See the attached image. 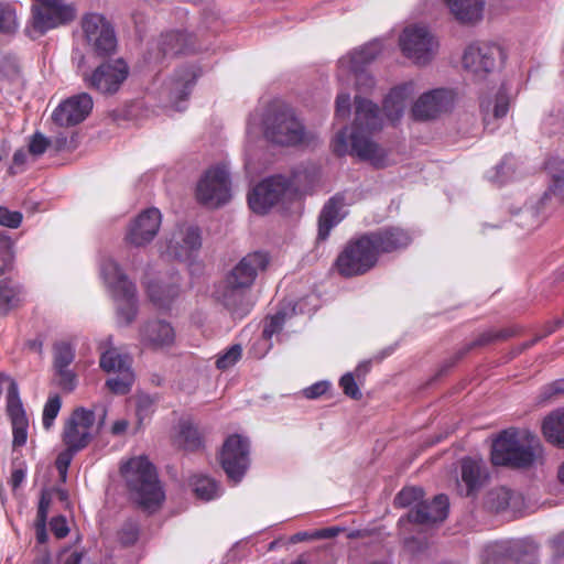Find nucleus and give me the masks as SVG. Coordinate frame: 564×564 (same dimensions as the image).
<instances>
[{
    "instance_id": "1",
    "label": "nucleus",
    "mask_w": 564,
    "mask_h": 564,
    "mask_svg": "<svg viewBox=\"0 0 564 564\" xmlns=\"http://www.w3.org/2000/svg\"><path fill=\"white\" fill-rule=\"evenodd\" d=\"M268 253L256 251L245 256L217 285L216 300L235 317H243L251 308L250 290L259 272L269 265Z\"/></svg>"
},
{
    "instance_id": "2",
    "label": "nucleus",
    "mask_w": 564,
    "mask_h": 564,
    "mask_svg": "<svg viewBox=\"0 0 564 564\" xmlns=\"http://www.w3.org/2000/svg\"><path fill=\"white\" fill-rule=\"evenodd\" d=\"M539 437L528 430L508 429L492 443L491 462L495 466L529 468L541 456Z\"/></svg>"
},
{
    "instance_id": "3",
    "label": "nucleus",
    "mask_w": 564,
    "mask_h": 564,
    "mask_svg": "<svg viewBox=\"0 0 564 564\" xmlns=\"http://www.w3.org/2000/svg\"><path fill=\"white\" fill-rule=\"evenodd\" d=\"M382 128L379 108L360 96L355 97V120L350 133L349 153L360 160L377 163L382 158L381 149L370 135Z\"/></svg>"
},
{
    "instance_id": "4",
    "label": "nucleus",
    "mask_w": 564,
    "mask_h": 564,
    "mask_svg": "<svg viewBox=\"0 0 564 564\" xmlns=\"http://www.w3.org/2000/svg\"><path fill=\"white\" fill-rule=\"evenodd\" d=\"M121 473L133 500L145 511L153 512L164 500V492L158 479V474L144 456L128 460Z\"/></svg>"
},
{
    "instance_id": "5",
    "label": "nucleus",
    "mask_w": 564,
    "mask_h": 564,
    "mask_svg": "<svg viewBox=\"0 0 564 564\" xmlns=\"http://www.w3.org/2000/svg\"><path fill=\"white\" fill-rule=\"evenodd\" d=\"M306 173L295 169L290 176L274 175L260 182L249 194L248 203L257 214H265L274 205L292 200L300 192Z\"/></svg>"
},
{
    "instance_id": "6",
    "label": "nucleus",
    "mask_w": 564,
    "mask_h": 564,
    "mask_svg": "<svg viewBox=\"0 0 564 564\" xmlns=\"http://www.w3.org/2000/svg\"><path fill=\"white\" fill-rule=\"evenodd\" d=\"M264 138L279 145L291 147L305 139L304 124L294 109L285 102L273 101L268 105L262 118Z\"/></svg>"
},
{
    "instance_id": "7",
    "label": "nucleus",
    "mask_w": 564,
    "mask_h": 564,
    "mask_svg": "<svg viewBox=\"0 0 564 564\" xmlns=\"http://www.w3.org/2000/svg\"><path fill=\"white\" fill-rule=\"evenodd\" d=\"M373 245L366 234L350 239L335 261L337 272L344 278H354L368 273L378 263Z\"/></svg>"
},
{
    "instance_id": "8",
    "label": "nucleus",
    "mask_w": 564,
    "mask_h": 564,
    "mask_svg": "<svg viewBox=\"0 0 564 564\" xmlns=\"http://www.w3.org/2000/svg\"><path fill=\"white\" fill-rule=\"evenodd\" d=\"M399 44L402 53L417 65L430 63L438 47L434 35L423 25H410L400 35Z\"/></svg>"
},
{
    "instance_id": "9",
    "label": "nucleus",
    "mask_w": 564,
    "mask_h": 564,
    "mask_svg": "<svg viewBox=\"0 0 564 564\" xmlns=\"http://www.w3.org/2000/svg\"><path fill=\"white\" fill-rule=\"evenodd\" d=\"M448 511V498L445 495H437L432 501L422 500L415 507H412L409 512L401 517L398 525L402 535L413 532L411 525L431 527L436 522H442L446 519Z\"/></svg>"
},
{
    "instance_id": "10",
    "label": "nucleus",
    "mask_w": 564,
    "mask_h": 564,
    "mask_svg": "<svg viewBox=\"0 0 564 564\" xmlns=\"http://www.w3.org/2000/svg\"><path fill=\"white\" fill-rule=\"evenodd\" d=\"M229 174L223 166L206 171L196 188L197 200L206 207L217 208L230 199Z\"/></svg>"
},
{
    "instance_id": "11",
    "label": "nucleus",
    "mask_w": 564,
    "mask_h": 564,
    "mask_svg": "<svg viewBox=\"0 0 564 564\" xmlns=\"http://www.w3.org/2000/svg\"><path fill=\"white\" fill-rule=\"evenodd\" d=\"M94 424L95 411L79 406L72 412L63 431V441L69 452H78L88 446L97 435Z\"/></svg>"
},
{
    "instance_id": "12",
    "label": "nucleus",
    "mask_w": 564,
    "mask_h": 564,
    "mask_svg": "<svg viewBox=\"0 0 564 564\" xmlns=\"http://www.w3.org/2000/svg\"><path fill=\"white\" fill-rule=\"evenodd\" d=\"M85 39L95 54L107 56L116 51L117 39L110 23L99 13H87L82 19Z\"/></svg>"
},
{
    "instance_id": "13",
    "label": "nucleus",
    "mask_w": 564,
    "mask_h": 564,
    "mask_svg": "<svg viewBox=\"0 0 564 564\" xmlns=\"http://www.w3.org/2000/svg\"><path fill=\"white\" fill-rule=\"evenodd\" d=\"M219 463L230 480L238 482L249 466V442L238 434L227 437L219 454Z\"/></svg>"
},
{
    "instance_id": "14",
    "label": "nucleus",
    "mask_w": 564,
    "mask_h": 564,
    "mask_svg": "<svg viewBox=\"0 0 564 564\" xmlns=\"http://www.w3.org/2000/svg\"><path fill=\"white\" fill-rule=\"evenodd\" d=\"M503 57V52L497 44L474 43L466 48L463 64L476 78L482 79L496 68L498 62H502Z\"/></svg>"
},
{
    "instance_id": "15",
    "label": "nucleus",
    "mask_w": 564,
    "mask_h": 564,
    "mask_svg": "<svg viewBox=\"0 0 564 564\" xmlns=\"http://www.w3.org/2000/svg\"><path fill=\"white\" fill-rule=\"evenodd\" d=\"M129 75V67L122 58L99 65L87 78L88 86L104 95L117 93Z\"/></svg>"
},
{
    "instance_id": "16",
    "label": "nucleus",
    "mask_w": 564,
    "mask_h": 564,
    "mask_svg": "<svg viewBox=\"0 0 564 564\" xmlns=\"http://www.w3.org/2000/svg\"><path fill=\"white\" fill-rule=\"evenodd\" d=\"M76 14L75 6L63 0H37V32L45 33L68 24L75 20Z\"/></svg>"
},
{
    "instance_id": "17",
    "label": "nucleus",
    "mask_w": 564,
    "mask_h": 564,
    "mask_svg": "<svg viewBox=\"0 0 564 564\" xmlns=\"http://www.w3.org/2000/svg\"><path fill=\"white\" fill-rule=\"evenodd\" d=\"M93 98L87 93H79L65 99L52 115L53 121L61 127H73L83 122L91 112Z\"/></svg>"
},
{
    "instance_id": "18",
    "label": "nucleus",
    "mask_w": 564,
    "mask_h": 564,
    "mask_svg": "<svg viewBox=\"0 0 564 564\" xmlns=\"http://www.w3.org/2000/svg\"><path fill=\"white\" fill-rule=\"evenodd\" d=\"M160 224L161 214L159 209H145L130 224L126 240L135 247L144 246L156 236Z\"/></svg>"
},
{
    "instance_id": "19",
    "label": "nucleus",
    "mask_w": 564,
    "mask_h": 564,
    "mask_svg": "<svg viewBox=\"0 0 564 564\" xmlns=\"http://www.w3.org/2000/svg\"><path fill=\"white\" fill-rule=\"evenodd\" d=\"M377 258L381 253H391L406 248L411 243V237L404 229L398 227L382 228L367 232Z\"/></svg>"
},
{
    "instance_id": "20",
    "label": "nucleus",
    "mask_w": 564,
    "mask_h": 564,
    "mask_svg": "<svg viewBox=\"0 0 564 564\" xmlns=\"http://www.w3.org/2000/svg\"><path fill=\"white\" fill-rule=\"evenodd\" d=\"M140 341L148 348L160 349L174 343L175 333L170 323L162 319H149L140 327Z\"/></svg>"
},
{
    "instance_id": "21",
    "label": "nucleus",
    "mask_w": 564,
    "mask_h": 564,
    "mask_svg": "<svg viewBox=\"0 0 564 564\" xmlns=\"http://www.w3.org/2000/svg\"><path fill=\"white\" fill-rule=\"evenodd\" d=\"M198 76L194 66H184L171 77L167 84L169 98L176 110H183L181 102L187 100Z\"/></svg>"
},
{
    "instance_id": "22",
    "label": "nucleus",
    "mask_w": 564,
    "mask_h": 564,
    "mask_svg": "<svg viewBox=\"0 0 564 564\" xmlns=\"http://www.w3.org/2000/svg\"><path fill=\"white\" fill-rule=\"evenodd\" d=\"M449 98L445 90L434 89L423 94L413 105L412 115L414 119L425 121L434 119L446 111Z\"/></svg>"
},
{
    "instance_id": "23",
    "label": "nucleus",
    "mask_w": 564,
    "mask_h": 564,
    "mask_svg": "<svg viewBox=\"0 0 564 564\" xmlns=\"http://www.w3.org/2000/svg\"><path fill=\"white\" fill-rule=\"evenodd\" d=\"M345 195L341 193H337L325 203L318 217L317 240L325 241L330 230L345 218Z\"/></svg>"
},
{
    "instance_id": "24",
    "label": "nucleus",
    "mask_w": 564,
    "mask_h": 564,
    "mask_svg": "<svg viewBox=\"0 0 564 564\" xmlns=\"http://www.w3.org/2000/svg\"><path fill=\"white\" fill-rule=\"evenodd\" d=\"M98 350L100 352L99 367L105 372H119L132 369L131 356L113 346L112 336L101 340L98 345Z\"/></svg>"
},
{
    "instance_id": "25",
    "label": "nucleus",
    "mask_w": 564,
    "mask_h": 564,
    "mask_svg": "<svg viewBox=\"0 0 564 564\" xmlns=\"http://www.w3.org/2000/svg\"><path fill=\"white\" fill-rule=\"evenodd\" d=\"M101 275L111 289L113 296L131 297L135 286L115 260L109 258L102 261Z\"/></svg>"
},
{
    "instance_id": "26",
    "label": "nucleus",
    "mask_w": 564,
    "mask_h": 564,
    "mask_svg": "<svg viewBox=\"0 0 564 564\" xmlns=\"http://www.w3.org/2000/svg\"><path fill=\"white\" fill-rule=\"evenodd\" d=\"M546 169L551 176V185L540 198L538 206L535 207V214H538L549 202L551 194L564 200V160L560 158L551 159Z\"/></svg>"
},
{
    "instance_id": "27",
    "label": "nucleus",
    "mask_w": 564,
    "mask_h": 564,
    "mask_svg": "<svg viewBox=\"0 0 564 564\" xmlns=\"http://www.w3.org/2000/svg\"><path fill=\"white\" fill-rule=\"evenodd\" d=\"M412 85L405 84L391 89L383 100V112L391 122H397L403 115L406 101L411 97Z\"/></svg>"
},
{
    "instance_id": "28",
    "label": "nucleus",
    "mask_w": 564,
    "mask_h": 564,
    "mask_svg": "<svg viewBox=\"0 0 564 564\" xmlns=\"http://www.w3.org/2000/svg\"><path fill=\"white\" fill-rule=\"evenodd\" d=\"M147 290L150 301L159 310H170L181 291L177 281L171 283L151 282L148 284Z\"/></svg>"
},
{
    "instance_id": "29",
    "label": "nucleus",
    "mask_w": 564,
    "mask_h": 564,
    "mask_svg": "<svg viewBox=\"0 0 564 564\" xmlns=\"http://www.w3.org/2000/svg\"><path fill=\"white\" fill-rule=\"evenodd\" d=\"M24 301L22 288L10 279L0 280V315L7 316L17 310Z\"/></svg>"
},
{
    "instance_id": "30",
    "label": "nucleus",
    "mask_w": 564,
    "mask_h": 564,
    "mask_svg": "<svg viewBox=\"0 0 564 564\" xmlns=\"http://www.w3.org/2000/svg\"><path fill=\"white\" fill-rule=\"evenodd\" d=\"M159 50L162 56H175L192 52L191 36L183 32H169L161 36Z\"/></svg>"
},
{
    "instance_id": "31",
    "label": "nucleus",
    "mask_w": 564,
    "mask_h": 564,
    "mask_svg": "<svg viewBox=\"0 0 564 564\" xmlns=\"http://www.w3.org/2000/svg\"><path fill=\"white\" fill-rule=\"evenodd\" d=\"M451 12L463 23H474L481 19L482 0H446Z\"/></svg>"
},
{
    "instance_id": "32",
    "label": "nucleus",
    "mask_w": 564,
    "mask_h": 564,
    "mask_svg": "<svg viewBox=\"0 0 564 564\" xmlns=\"http://www.w3.org/2000/svg\"><path fill=\"white\" fill-rule=\"evenodd\" d=\"M542 430L550 443L564 448V411L549 415L543 422Z\"/></svg>"
},
{
    "instance_id": "33",
    "label": "nucleus",
    "mask_w": 564,
    "mask_h": 564,
    "mask_svg": "<svg viewBox=\"0 0 564 564\" xmlns=\"http://www.w3.org/2000/svg\"><path fill=\"white\" fill-rule=\"evenodd\" d=\"M462 479L467 486L466 495L469 496L473 491L481 486L482 468L480 463L465 458L462 460Z\"/></svg>"
},
{
    "instance_id": "34",
    "label": "nucleus",
    "mask_w": 564,
    "mask_h": 564,
    "mask_svg": "<svg viewBox=\"0 0 564 564\" xmlns=\"http://www.w3.org/2000/svg\"><path fill=\"white\" fill-rule=\"evenodd\" d=\"M381 43L373 41L354 51L349 57V68L358 70L360 66L373 61L381 52Z\"/></svg>"
},
{
    "instance_id": "35",
    "label": "nucleus",
    "mask_w": 564,
    "mask_h": 564,
    "mask_svg": "<svg viewBox=\"0 0 564 564\" xmlns=\"http://www.w3.org/2000/svg\"><path fill=\"white\" fill-rule=\"evenodd\" d=\"M480 107L484 113V122L488 126L490 116L495 119H500L507 115L509 110V97L505 90L500 89L496 95L492 109L490 101H482Z\"/></svg>"
},
{
    "instance_id": "36",
    "label": "nucleus",
    "mask_w": 564,
    "mask_h": 564,
    "mask_svg": "<svg viewBox=\"0 0 564 564\" xmlns=\"http://www.w3.org/2000/svg\"><path fill=\"white\" fill-rule=\"evenodd\" d=\"M176 443L185 451L198 449L202 445V438L197 427L188 421L181 422Z\"/></svg>"
},
{
    "instance_id": "37",
    "label": "nucleus",
    "mask_w": 564,
    "mask_h": 564,
    "mask_svg": "<svg viewBox=\"0 0 564 564\" xmlns=\"http://www.w3.org/2000/svg\"><path fill=\"white\" fill-rule=\"evenodd\" d=\"M500 549L508 552L511 561L519 562L524 555L536 551V544L531 540H506Z\"/></svg>"
},
{
    "instance_id": "38",
    "label": "nucleus",
    "mask_w": 564,
    "mask_h": 564,
    "mask_svg": "<svg viewBox=\"0 0 564 564\" xmlns=\"http://www.w3.org/2000/svg\"><path fill=\"white\" fill-rule=\"evenodd\" d=\"M117 377L109 378L105 386L113 394L124 395L131 391L134 382V373L132 369L117 372Z\"/></svg>"
},
{
    "instance_id": "39",
    "label": "nucleus",
    "mask_w": 564,
    "mask_h": 564,
    "mask_svg": "<svg viewBox=\"0 0 564 564\" xmlns=\"http://www.w3.org/2000/svg\"><path fill=\"white\" fill-rule=\"evenodd\" d=\"M513 497V491L508 488L500 487L488 492L486 503L489 509L500 512L510 506Z\"/></svg>"
},
{
    "instance_id": "40",
    "label": "nucleus",
    "mask_w": 564,
    "mask_h": 564,
    "mask_svg": "<svg viewBox=\"0 0 564 564\" xmlns=\"http://www.w3.org/2000/svg\"><path fill=\"white\" fill-rule=\"evenodd\" d=\"M492 343H496L494 329L487 330L478 335V337L470 341L469 344L465 345L463 348H460L453 359L445 365V368L442 369V371H445L446 369L451 368L455 362H457L459 359H462L464 356H466L471 349L476 347H484L487 345H490Z\"/></svg>"
},
{
    "instance_id": "41",
    "label": "nucleus",
    "mask_w": 564,
    "mask_h": 564,
    "mask_svg": "<svg viewBox=\"0 0 564 564\" xmlns=\"http://www.w3.org/2000/svg\"><path fill=\"white\" fill-rule=\"evenodd\" d=\"M53 380L58 388L67 393L73 392L78 383L77 375L69 366L53 368Z\"/></svg>"
},
{
    "instance_id": "42",
    "label": "nucleus",
    "mask_w": 564,
    "mask_h": 564,
    "mask_svg": "<svg viewBox=\"0 0 564 564\" xmlns=\"http://www.w3.org/2000/svg\"><path fill=\"white\" fill-rule=\"evenodd\" d=\"M75 359V348L65 340L53 345V368L70 366Z\"/></svg>"
},
{
    "instance_id": "43",
    "label": "nucleus",
    "mask_w": 564,
    "mask_h": 564,
    "mask_svg": "<svg viewBox=\"0 0 564 564\" xmlns=\"http://www.w3.org/2000/svg\"><path fill=\"white\" fill-rule=\"evenodd\" d=\"M194 492L198 498L209 501L218 496L219 485L212 478L199 476L193 482Z\"/></svg>"
},
{
    "instance_id": "44",
    "label": "nucleus",
    "mask_w": 564,
    "mask_h": 564,
    "mask_svg": "<svg viewBox=\"0 0 564 564\" xmlns=\"http://www.w3.org/2000/svg\"><path fill=\"white\" fill-rule=\"evenodd\" d=\"M52 494L42 491L41 499L37 506V544H43L47 541V532L45 529V520L48 506L51 503Z\"/></svg>"
},
{
    "instance_id": "45",
    "label": "nucleus",
    "mask_w": 564,
    "mask_h": 564,
    "mask_svg": "<svg viewBox=\"0 0 564 564\" xmlns=\"http://www.w3.org/2000/svg\"><path fill=\"white\" fill-rule=\"evenodd\" d=\"M424 498L421 487H405L394 498V506L400 508L415 507Z\"/></svg>"
},
{
    "instance_id": "46",
    "label": "nucleus",
    "mask_w": 564,
    "mask_h": 564,
    "mask_svg": "<svg viewBox=\"0 0 564 564\" xmlns=\"http://www.w3.org/2000/svg\"><path fill=\"white\" fill-rule=\"evenodd\" d=\"M503 545V541L495 542L489 544L482 555L484 564H507L510 560L508 552L500 549Z\"/></svg>"
},
{
    "instance_id": "47",
    "label": "nucleus",
    "mask_w": 564,
    "mask_h": 564,
    "mask_svg": "<svg viewBox=\"0 0 564 564\" xmlns=\"http://www.w3.org/2000/svg\"><path fill=\"white\" fill-rule=\"evenodd\" d=\"M117 301H121L122 304L118 305V315L123 319L124 324L128 325L133 322L137 315V299L135 290L131 297L128 296H115Z\"/></svg>"
},
{
    "instance_id": "48",
    "label": "nucleus",
    "mask_w": 564,
    "mask_h": 564,
    "mask_svg": "<svg viewBox=\"0 0 564 564\" xmlns=\"http://www.w3.org/2000/svg\"><path fill=\"white\" fill-rule=\"evenodd\" d=\"M17 28L15 10L10 4H0V33L11 35Z\"/></svg>"
},
{
    "instance_id": "49",
    "label": "nucleus",
    "mask_w": 564,
    "mask_h": 564,
    "mask_svg": "<svg viewBox=\"0 0 564 564\" xmlns=\"http://www.w3.org/2000/svg\"><path fill=\"white\" fill-rule=\"evenodd\" d=\"M182 252L176 253L180 258H187L193 251H196L202 246L200 235L197 228H187L183 237Z\"/></svg>"
},
{
    "instance_id": "50",
    "label": "nucleus",
    "mask_w": 564,
    "mask_h": 564,
    "mask_svg": "<svg viewBox=\"0 0 564 564\" xmlns=\"http://www.w3.org/2000/svg\"><path fill=\"white\" fill-rule=\"evenodd\" d=\"M62 406V399L58 394H53L48 398L43 409L42 424L45 430H50L53 425L54 419L57 416Z\"/></svg>"
},
{
    "instance_id": "51",
    "label": "nucleus",
    "mask_w": 564,
    "mask_h": 564,
    "mask_svg": "<svg viewBox=\"0 0 564 564\" xmlns=\"http://www.w3.org/2000/svg\"><path fill=\"white\" fill-rule=\"evenodd\" d=\"M13 251L8 236L0 234V275L11 270Z\"/></svg>"
},
{
    "instance_id": "52",
    "label": "nucleus",
    "mask_w": 564,
    "mask_h": 564,
    "mask_svg": "<svg viewBox=\"0 0 564 564\" xmlns=\"http://www.w3.org/2000/svg\"><path fill=\"white\" fill-rule=\"evenodd\" d=\"M242 355V347L239 344L232 345L225 354L220 355L216 360V367L220 370H227L232 367Z\"/></svg>"
},
{
    "instance_id": "53",
    "label": "nucleus",
    "mask_w": 564,
    "mask_h": 564,
    "mask_svg": "<svg viewBox=\"0 0 564 564\" xmlns=\"http://www.w3.org/2000/svg\"><path fill=\"white\" fill-rule=\"evenodd\" d=\"M139 524L135 521H126L118 532L120 543L126 546L134 544L139 539Z\"/></svg>"
},
{
    "instance_id": "54",
    "label": "nucleus",
    "mask_w": 564,
    "mask_h": 564,
    "mask_svg": "<svg viewBox=\"0 0 564 564\" xmlns=\"http://www.w3.org/2000/svg\"><path fill=\"white\" fill-rule=\"evenodd\" d=\"M429 547V542L426 536H404L403 539V549L405 552L413 556H417L424 554Z\"/></svg>"
},
{
    "instance_id": "55",
    "label": "nucleus",
    "mask_w": 564,
    "mask_h": 564,
    "mask_svg": "<svg viewBox=\"0 0 564 564\" xmlns=\"http://www.w3.org/2000/svg\"><path fill=\"white\" fill-rule=\"evenodd\" d=\"M285 317L286 313L281 311L271 316L264 324L262 336L265 339H270L274 334L279 333L283 328Z\"/></svg>"
},
{
    "instance_id": "56",
    "label": "nucleus",
    "mask_w": 564,
    "mask_h": 564,
    "mask_svg": "<svg viewBox=\"0 0 564 564\" xmlns=\"http://www.w3.org/2000/svg\"><path fill=\"white\" fill-rule=\"evenodd\" d=\"M339 384L343 388V391L347 397H349L354 400L361 399L362 393L359 390V387H358L352 373L348 372V373L344 375L340 378Z\"/></svg>"
},
{
    "instance_id": "57",
    "label": "nucleus",
    "mask_w": 564,
    "mask_h": 564,
    "mask_svg": "<svg viewBox=\"0 0 564 564\" xmlns=\"http://www.w3.org/2000/svg\"><path fill=\"white\" fill-rule=\"evenodd\" d=\"M23 216L20 212L10 210L0 206V225L8 228H18L22 223Z\"/></svg>"
},
{
    "instance_id": "58",
    "label": "nucleus",
    "mask_w": 564,
    "mask_h": 564,
    "mask_svg": "<svg viewBox=\"0 0 564 564\" xmlns=\"http://www.w3.org/2000/svg\"><path fill=\"white\" fill-rule=\"evenodd\" d=\"M48 527L56 539H64L69 533L67 521L63 516L52 518L48 522Z\"/></svg>"
},
{
    "instance_id": "59",
    "label": "nucleus",
    "mask_w": 564,
    "mask_h": 564,
    "mask_svg": "<svg viewBox=\"0 0 564 564\" xmlns=\"http://www.w3.org/2000/svg\"><path fill=\"white\" fill-rule=\"evenodd\" d=\"M355 74L356 86L360 91H368L375 86V80L370 74L362 69V66L358 70L350 69Z\"/></svg>"
},
{
    "instance_id": "60",
    "label": "nucleus",
    "mask_w": 564,
    "mask_h": 564,
    "mask_svg": "<svg viewBox=\"0 0 564 564\" xmlns=\"http://www.w3.org/2000/svg\"><path fill=\"white\" fill-rule=\"evenodd\" d=\"M333 151L338 156H343L348 153L346 128L336 134L333 141Z\"/></svg>"
},
{
    "instance_id": "61",
    "label": "nucleus",
    "mask_w": 564,
    "mask_h": 564,
    "mask_svg": "<svg viewBox=\"0 0 564 564\" xmlns=\"http://www.w3.org/2000/svg\"><path fill=\"white\" fill-rule=\"evenodd\" d=\"M558 395H564V380H558L544 387L541 393L543 400H550Z\"/></svg>"
},
{
    "instance_id": "62",
    "label": "nucleus",
    "mask_w": 564,
    "mask_h": 564,
    "mask_svg": "<svg viewBox=\"0 0 564 564\" xmlns=\"http://www.w3.org/2000/svg\"><path fill=\"white\" fill-rule=\"evenodd\" d=\"M26 162V153L23 149L17 150L13 154L12 164L9 167V173L15 175L23 171Z\"/></svg>"
},
{
    "instance_id": "63",
    "label": "nucleus",
    "mask_w": 564,
    "mask_h": 564,
    "mask_svg": "<svg viewBox=\"0 0 564 564\" xmlns=\"http://www.w3.org/2000/svg\"><path fill=\"white\" fill-rule=\"evenodd\" d=\"M350 111V97L348 94H341L336 99V115L337 117L346 118Z\"/></svg>"
},
{
    "instance_id": "64",
    "label": "nucleus",
    "mask_w": 564,
    "mask_h": 564,
    "mask_svg": "<svg viewBox=\"0 0 564 564\" xmlns=\"http://www.w3.org/2000/svg\"><path fill=\"white\" fill-rule=\"evenodd\" d=\"M328 389V383L325 381L316 382L304 390V395L307 399H316L324 394Z\"/></svg>"
}]
</instances>
